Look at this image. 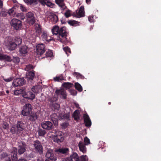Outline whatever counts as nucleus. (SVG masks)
<instances>
[{
	"label": "nucleus",
	"mask_w": 161,
	"mask_h": 161,
	"mask_svg": "<svg viewBox=\"0 0 161 161\" xmlns=\"http://www.w3.org/2000/svg\"><path fill=\"white\" fill-rule=\"evenodd\" d=\"M20 9L22 11H25L26 10L25 8L22 5H20Z\"/></svg>",
	"instance_id": "nucleus-57"
},
{
	"label": "nucleus",
	"mask_w": 161,
	"mask_h": 161,
	"mask_svg": "<svg viewBox=\"0 0 161 161\" xmlns=\"http://www.w3.org/2000/svg\"><path fill=\"white\" fill-rule=\"evenodd\" d=\"M85 145L82 142L80 141L78 144V146L80 151L83 153H85L86 152V148Z\"/></svg>",
	"instance_id": "nucleus-24"
},
{
	"label": "nucleus",
	"mask_w": 161,
	"mask_h": 161,
	"mask_svg": "<svg viewBox=\"0 0 161 161\" xmlns=\"http://www.w3.org/2000/svg\"><path fill=\"white\" fill-rule=\"evenodd\" d=\"M12 60L13 62L15 64H18L20 61L19 58L17 56L13 57V58L12 59Z\"/></svg>",
	"instance_id": "nucleus-44"
},
{
	"label": "nucleus",
	"mask_w": 161,
	"mask_h": 161,
	"mask_svg": "<svg viewBox=\"0 0 161 161\" xmlns=\"http://www.w3.org/2000/svg\"><path fill=\"white\" fill-rule=\"evenodd\" d=\"M69 158L70 161H79V158L78 155L75 153H73V154Z\"/></svg>",
	"instance_id": "nucleus-22"
},
{
	"label": "nucleus",
	"mask_w": 161,
	"mask_h": 161,
	"mask_svg": "<svg viewBox=\"0 0 161 161\" xmlns=\"http://www.w3.org/2000/svg\"><path fill=\"white\" fill-rule=\"evenodd\" d=\"M17 46L13 41H10L8 43V48L9 50L12 51L14 50Z\"/></svg>",
	"instance_id": "nucleus-28"
},
{
	"label": "nucleus",
	"mask_w": 161,
	"mask_h": 161,
	"mask_svg": "<svg viewBox=\"0 0 161 161\" xmlns=\"http://www.w3.org/2000/svg\"><path fill=\"white\" fill-rule=\"evenodd\" d=\"M83 118L85 126L90 127L92 125V122L88 115L87 114H85L83 115Z\"/></svg>",
	"instance_id": "nucleus-18"
},
{
	"label": "nucleus",
	"mask_w": 161,
	"mask_h": 161,
	"mask_svg": "<svg viewBox=\"0 0 161 161\" xmlns=\"http://www.w3.org/2000/svg\"><path fill=\"white\" fill-rule=\"evenodd\" d=\"M25 125L21 121H18L16 125H13L10 129V132L12 134L17 135L20 134L24 130Z\"/></svg>",
	"instance_id": "nucleus-2"
},
{
	"label": "nucleus",
	"mask_w": 161,
	"mask_h": 161,
	"mask_svg": "<svg viewBox=\"0 0 161 161\" xmlns=\"http://www.w3.org/2000/svg\"><path fill=\"white\" fill-rule=\"evenodd\" d=\"M63 50L67 55V56H68L69 53H71L70 49L67 46L64 47Z\"/></svg>",
	"instance_id": "nucleus-42"
},
{
	"label": "nucleus",
	"mask_w": 161,
	"mask_h": 161,
	"mask_svg": "<svg viewBox=\"0 0 161 161\" xmlns=\"http://www.w3.org/2000/svg\"><path fill=\"white\" fill-rule=\"evenodd\" d=\"M11 25L16 30H20L22 28V22L19 19L14 18L10 22Z\"/></svg>",
	"instance_id": "nucleus-5"
},
{
	"label": "nucleus",
	"mask_w": 161,
	"mask_h": 161,
	"mask_svg": "<svg viewBox=\"0 0 161 161\" xmlns=\"http://www.w3.org/2000/svg\"><path fill=\"white\" fill-rule=\"evenodd\" d=\"M64 140V138L62 131L57 130L55 131L53 136V140L57 143L61 142Z\"/></svg>",
	"instance_id": "nucleus-6"
},
{
	"label": "nucleus",
	"mask_w": 161,
	"mask_h": 161,
	"mask_svg": "<svg viewBox=\"0 0 161 161\" xmlns=\"http://www.w3.org/2000/svg\"><path fill=\"white\" fill-rule=\"evenodd\" d=\"M25 83V81L23 78H19L14 80L13 85L15 86H18L23 85Z\"/></svg>",
	"instance_id": "nucleus-15"
},
{
	"label": "nucleus",
	"mask_w": 161,
	"mask_h": 161,
	"mask_svg": "<svg viewBox=\"0 0 161 161\" xmlns=\"http://www.w3.org/2000/svg\"><path fill=\"white\" fill-rule=\"evenodd\" d=\"M75 89L79 92H81L82 91V87L81 85L78 82H76L75 84Z\"/></svg>",
	"instance_id": "nucleus-35"
},
{
	"label": "nucleus",
	"mask_w": 161,
	"mask_h": 161,
	"mask_svg": "<svg viewBox=\"0 0 161 161\" xmlns=\"http://www.w3.org/2000/svg\"><path fill=\"white\" fill-rule=\"evenodd\" d=\"M14 10L12 9H10L8 11H5V10L2 9L0 13V15L3 17H6L8 14L10 15H11Z\"/></svg>",
	"instance_id": "nucleus-21"
},
{
	"label": "nucleus",
	"mask_w": 161,
	"mask_h": 161,
	"mask_svg": "<svg viewBox=\"0 0 161 161\" xmlns=\"http://www.w3.org/2000/svg\"><path fill=\"white\" fill-rule=\"evenodd\" d=\"M59 27L58 26H55L52 29V32L53 35H57L58 34Z\"/></svg>",
	"instance_id": "nucleus-33"
},
{
	"label": "nucleus",
	"mask_w": 161,
	"mask_h": 161,
	"mask_svg": "<svg viewBox=\"0 0 161 161\" xmlns=\"http://www.w3.org/2000/svg\"><path fill=\"white\" fill-rule=\"evenodd\" d=\"M84 142H85V144L87 145L89 144H90V141L89 139L87 137H86L84 139Z\"/></svg>",
	"instance_id": "nucleus-50"
},
{
	"label": "nucleus",
	"mask_w": 161,
	"mask_h": 161,
	"mask_svg": "<svg viewBox=\"0 0 161 161\" xmlns=\"http://www.w3.org/2000/svg\"><path fill=\"white\" fill-rule=\"evenodd\" d=\"M13 80V78L12 77H10L6 79H4V80L6 82H10Z\"/></svg>",
	"instance_id": "nucleus-61"
},
{
	"label": "nucleus",
	"mask_w": 161,
	"mask_h": 161,
	"mask_svg": "<svg viewBox=\"0 0 161 161\" xmlns=\"http://www.w3.org/2000/svg\"><path fill=\"white\" fill-rule=\"evenodd\" d=\"M38 2L42 5H46L47 7L53 8L55 4L49 1V0H38Z\"/></svg>",
	"instance_id": "nucleus-17"
},
{
	"label": "nucleus",
	"mask_w": 161,
	"mask_h": 161,
	"mask_svg": "<svg viewBox=\"0 0 161 161\" xmlns=\"http://www.w3.org/2000/svg\"><path fill=\"white\" fill-rule=\"evenodd\" d=\"M3 1L2 0H0V9L3 8Z\"/></svg>",
	"instance_id": "nucleus-63"
},
{
	"label": "nucleus",
	"mask_w": 161,
	"mask_h": 161,
	"mask_svg": "<svg viewBox=\"0 0 161 161\" xmlns=\"http://www.w3.org/2000/svg\"><path fill=\"white\" fill-rule=\"evenodd\" d=\"M62 161H70L69 158L67 157L66 158H64L62 159Z\"/></svg>",
	"instance_id": "nucleus-64"
},
{
	"label": "nucleus",
	"mask_w": 161,
	"mask_h": 161,
	"mask_svg": "<svg viewBox=\"0 0 161 161\" xmlns=\"http://www.w3.org/2000/svg\"><path fill=\"white\" fill-rule=\"evenodd\" d=\"M34 26L36 35L39 37L42 31L41 26L39 24H36Z\"/></svg>",
	"instance_id": "nucleus-19"
},
{
	"label": "nucleus",
	"mask_w": 161,
	"mask_h": 161,
	"mask_svg": "<svg viewBox=\"0 0 161 161\" xmlns=\"http://www.w3.org/2000/svg\"><path fill=\"white\" fill-rule=\"evenodd\" d=\"M84 7L81 6L78 11H76V13H73V15L76 17L80 18L83 17L85 16V12L84 10Z\"/></svg>",
	"instance_id": "nucleus-11"
},
{
	"label": "nucleus",
	"mask_w": 161,
	"mask_h": 161,
	"mask_svg": "<svg viewBox=\"0 0 161 161\" xmlns=\"http://www.w3.org/2000/svg\"><path fill=\"white\" fill-rule=\"evenodd\" d=\"M55 93L58 96H61L64 99H66L67 98V93L65 90L63 88L57 89Z\"/></svg>",
	"instance_id": "nucleus-14"
},
{
	"label": "nucleus",
	"mask_w": 161,
	"mask_h": 161,
	"mask_svg": "<svg viewBox=\"0 0 161 161\" xmlns=\"http://www.w3.org/2000/svg\"><path fill=\"white\" fill-rule=\"evenodd\" d=\"M32 149L34 152L40 155L42 154L43 148L41 142L38 140L33 142L32 144Z\"/></svg>",
	"instance_id": "nucleus-4"
},
{
	"label": "nucleus",
	"mask_w": 161,
	"mask_h": 161,
	"mask_svg": "<svg viewBox=\"0 0 161 161\" xmlns=\"http://www.w3.org/2000/svg\"><path fill=\"white\" fill-rule=\"evenodd\" d=\"M62 86L65 88L69 89L73 86V84L70 82H64L62 84Z\"/></svg>",
	"instance_id": "nucleus-34"
},
{
	"label": "nucleus",
	"mask_w": 161,
	"mask_h": 161,
	"mask_svg": "<svg viewBox=\"0 0 161 161\" xmlns=\"http://www.w3.org/2000/svg\"><path fill=\"white\" fill-rule=\"evenodd\" d=\"M53 80L54 81L59 82L60 81L64 80V78L62 75H61L59 76H57L54 77Z\"/></svg>",
	"instance_id": "nucleus-39"
},
{
	"label": "nucleus",
	"mask_w": 161,
	"mask_h": 161,
	"mask_svg": "<svg viewBox=\"0 0 161 161\" xmlns=\"http://www.w3.org/2000/svg\"><path fill=\"white\" fill-rule=\"evenodd\" d=\"M51 119L54 125L57 126L58 124V117L57 114H54L51 115Z\"/></svg>",
	"instance_id": "nucleus-23"
},
{
	"label": "nucleus",
	"mask_w": 161,
	"mask_h": 161,
	"mask_svg": "<svg viewBox=\"0 0 161 161\" xmlns=\"http://www.w3.org/2000/svg\"><path fill=\"white\" fill-rule=\"evenodd\" d=\"M26 148L27 145L25 142L22 141L19 142L17 148H13L10 155H9L8 158L6 159L5 161H17V151H18V154L21 155L25 153Z\"/></svg>",
	"instance_id": "nucleus-1"
},
{
	"label": "nucleus",
	"mask_w": 161,
	"mask_h": 161,
	"mask_svg": "<svg viewBox=\"0 0 161 161\" xmlns=\"http://www.w3.org/2000/svg\"><path fill=\"white\" fill-rule=\"evenodd\" d=\"M32 106L30 103L26 104L24 107L21 112V114L23 116H27L31 111Z\"/></svg>",
	"instance_id": "nucleus-7"
},
{
	"label": "nucleus",
	"mask_w": 161,
	"mask_h": 161,
	"mask_svg": "<svg viewBox=\"0 0 161 161\" xmlns=\"http://www.w3.org/2000/svg\"><path fill=\"white\" fill-rule=\"evenodd\" d=\"M33 65L32 64H29L27 65L25 68V70L26 71H29L30 69H32L33 68Z\"/></svg>",
	"instance_id": "nucleus-48"
},
{
	"label": "nucleus",
	"mask_w": 161,
	"mask_h": 161,
	"mask_svg": "<svg viewBox=\"0 0 161 161\" xmlns=\"http://www.w3.org/2000/svg\"><path fill=\"white\" fill-rule=\"evenodd\" d=\"M23 97L27 99L33 100L35 99V96L33 92L31 91L27 92L25 91V93L23 95Z\"/></svg>",
	"instance_id": "nucleus-16"
},
{
	"label": "nucleus",
	"mask_w": 161,
	"mask_h": 161,
	"mask_svg": "<svg viewBox=\"0 0 161 161\" xmlns=\"http://www.w3.org/2000/svg\"><path fill=\"white\" fill-rule=\"evenodd\" d=\"M69 125V123L66 122L64 123H63L61 125L64 128H66Z\"/></svg>",
	"instance_id": "nucleus-55"
},
{
	"label": "nucleus",
	"mask_w": 161,
	"mask_h": 161,
	"mask_svg": "<svg viewBox=\"0 0 161 161\" xmlns=\"http://www.w3.org/2000/svg\"><path fill=\"white\" fill-rule=\"evenodd\" d=\"M50 107L53 110H58L59 109L60 105L58 103H55L52 104H50Z\"/></svg>",
	"instance_id": "nucleus-27"
},
{
	"label": "nucleus",
	"mask_w": 161,
	"mask_h": 161,
	"mask_svg": "<svg viewBox=\"0 0 161 161\" xmlns=\"http://www.w3.org/2000/svg\"><path fill=\"white\" fill-rule=\"evenodd\" d=\"M27 21L30 25H33L35 22L34 14L31 12H28L26 14Z\"/></svg>",
	"instance_id": "nucleus-9"
},
{
	"label": "nucleus",
	"mask_w": 161,
	"mask_h": 161,
	"mask_svg": "<svg viewBox=\"0 0 161 161\" xmlns=\"http://www.w3.org/2000/svg\"><path fill=\"white\" fill-rule=\"evenodd\" d=\"M45 46L42 44H39L36 47V52L38 55L42 56L45 52Z\"/></svg>",
	"instance_id": "nucleus-8"
},
{
	"label": "nucleus",
	"mask_w": 161,
	"mask_h": 161,
	"mask_svg": "<svg viewBox=\"0 0 161 161\" xmlns=\"http://www.w3.org/2000/svg\"><path fill=\"white\" fill-rule=\"evenodd\" d=\"M58 99V97H49L48 99V100L49 102H50V104H52L54 103L57 101Z\"/></svg>",
	"instance_id": "nucleus-36"
},
{
	"label": "nucleus",
	"mask_w": 161,
	"mask_h": 161,
	"mask_svg": "<svg viewBox=\"0 0 161 161\" xmlns=\"http://www.w3.org/2000/svg\"><path fill=\"white\" fill-rule=\"evenodd\" d=\"M41 37L42 40L43 41L46 40L47 41H49L47 39V34L46 31H44L42 32V33L41 36Z\"/></svg>",
	"instance_id": "nucleus-38"
},
{
	"label": "nucleus",
	"mask_w": 161,
	"mask_h": 161,
	"mask_svg": "<svg viewBox=\"0 0 161 161\" xmlns=\"http://www.w3.org/2000/svg\"><path fill=\"white\" fill-rule=\"evenodd\" d=\"M60 8H62V10H64L67 8V7L65 6V4L64 3L61 5L59 6Z\"/></svg>",
	"instance_id": "nucleus-56"
},
{
	"label": "nucleus",
	"mask_w": 161,
	"mask_h": 161,
	"mask_svg": "<svg viewBox=\"0 0 161 161\" xmlns=\"http://www.w3.org/2000/svg\"><path fill=\"white\" fill-rule=\"evenodd\" d=\"M2 60L10 62L12 61V58L9 56L6 55H3Z\"/></svg>",
	"instance_id": "nucleus-31"
},
{
	"label": "nucleus",
	"mask_w": 161,
	"mask_h": 161,
	"mask_svg": "<svg viewBox=\"0 0 161 161\" xmlns=\"http://www.w3.org/2000/svg\"><path fill=\"white\" fill-rule=\"evenodd\" d=\"M16 16L20 19L23 20L25 18V15L22 13H18L16 15Z\"/></svg>",
	"instance_id": "nucleus-43"
},
{
	"label": "nucleus",
	"mask_w": 161,
	"mask_h": 161,
	"mask_svg": "<svg viewBox=\"0 0 161 161\" xmlns=\"http://www.w3.org/2000/svg\"><path fill=\"white\" fill-rule=\"evenodd\" d=\"M63 118L67 120H70V115L69 113H66L64 114Z\"/></svg>",
	"instance_id": "nucleus-45"
},
{
	"label": "nucleus",
	"mask_w": 161,
	"mask_h": 161,
	"mask_svg": "<svg viewBox=\"0 0 161 161\" xmlns=\"http://www.w3.org/2000/svg\"><path fill=\"white\" fill-rule=\"evenodd\" d=\"M71 11L68 9L64 13V15L66 18H68L71 16Z\"/></svg>",
	"instance_id": "nucleus-47"
},
{
	"label": "nucleus",
	"mask_w": 161,
	"mask_h": 161,
	"mask_svg": "<svg viewBox=\"0 0 161 161\" xmlns=\"http://www.w3.org/2000/svg\"><path fill=\"white\" fill-rule=\"evenodd\" d=\"M69 151V149L66 148H60L56 150V152L57 153L65 154Z\"/></svg>",
	"instance_id": "nucleus-25"
},
{
	"label": "nucleus",
	"mask_w": 161,
	"mask_h": 161,
	"mask_svg": "<svg viewBox=\"0 0 161 161\" xmlns=\"http://www.w3.org/2000/svg\"><path fill=\"white\" fill-rule=\"evenodd\" d=\"M41 126L43 129L47 130H51L53 127L52 123L49 121H44L42 122Z\"/></svg>",
	"instance_id": "nucleus-12"
},
{
	"label": "nucleus",
	"mask_w": 161,
	"mask_h": 161,
	"mask_svg": "<svg viewBox=\"0 0 161 161\" xmlns=\"http://www.w3.org/2000/svg\"><path fill=\"white\" fill-rule=\"evenodd\" d=\"M46 157L49 159L54 161H56L57 159V158L54 155L53 150L50 149L47 150L46 154Z\"/></svg>",
	"instance_id": "nucleus-10"
},
{
	"label": "nucleus",
	"mask_w": 161,
	"mask_h": 161,
	"mask_svg": "<svg viewBox=\"0 0 161 161\" xmlns=\"http://www.w3.org/2000/svg\"><path fill=\"white\" fill-rule=\"evenodd\" d=\"M79 161H86V156H82L80 157V160Z\"/></svg>",
	"instance_id": "nucleus-59"
},
{
	"label": "nucleus",
	"mask_w": 161,
	"mask_h": 161,
	"mask_svg": "<svg viewBox=\"0 0 161 161\" xmlns=\"http://www.w3.org/2000/svg\"><path fill=\"white\" fill-rule=\"evenodd\" d=\"M26 76L29 80H33L35 76V71H31L28 72L26 74Z\"/></svg>",
	"instance_id": "nucleus-26"
},
{
	"label": "nucleus",
	"mask_w": 161,
	"mask_h": 161,
	"mask_svg": "<svg viewBox=\"0 0 161 161\" xmlns=\"http://www.w3.org/2000/svg\"><path fill=\"white\" fill-rule=\"evenodd\" d=\"M29 48L26 45L21 46L19 48V54L22 56H25L28 53Z\"/></svg>",
	"instance_id": "nucleus-13"
},
{
	"label": "nucleus",
	"mask_w": 161,
	"mask_h": 161,
	"mask_svg": "<svg viewBox=\"0 0 161 161\" xmlns=\"http://www.w3.org/2000/svg\"><path fill=\"white\" fill-rule=\"evenodd\" d=\"M73 115L75 120H77L80 119L77 110H76L73 113Z\"/></svg>",
	"instance_id": "nucleus-40"
},
{
	"label": "nucleus",
	"mask_w": 161,
	"mask_h": 161,
	"mask_svg": "<svg viewBox=\"0 0 161 161\" xmlns=\"http://www.w3.org/2000/svg\"><path fill=\"white\" fill-rule=\"evenodd\" d=\"M55 2L59 6L64 3V0H55Z\"/></svg>",
	"instance_id": "nucleus-52"
},
{
	"label": "nucleus",
	"mask_w": 161,
	"mask_h": 161,
	"mask_svg": "<svg viewBox=\"0 0 161 161\" xmlns=\"http://www.w3.org/2000/svg\"><path fill=\"white\" fill-rule=\"evenodd\" d=\"M89 21L91 22H92L93 20V17L91 16H89L88 18Z\"/></svg>",
	"instance_id": "nucleus-60"
},
{
	"label": "nucleus",
	"mask_w": 161,
	"mask_h": 161,
	"mask_svg": "<svg viewBox=\"0 0 161 161\" xmlns=\"http://www.w3.org/2000/svg\"><path fill=\"white\" fill-rule=\"evenodd\" d=\"M25 89L24 88H21L19 90H17L15 91L14 92V94L16 95H18L19 94H22L23 96L25 92Z\"/></svg>",
	"instance_id": "nucleus-30"
},
{
	"label": "nucleus",
	"mask_w": 161,
	"mask_h": 161,
	"mask_svg": "<svg viewBox=\"0 0 161 161\" xmlns=\"http://www.w3.org/2000/svg\"><path fill=\"white\" fill-rule=\"evenodd\" d=\"M38 135L40 136H44L46 133V132L44 130L41 129H39L37 131Z\"/></svg>",
	"instance_id": "nucleus-32"
},
{
	"label": "nucleus",
	"mask_w": 161,
	"mask_h": 161,
	"mask_svg": "<svg viewBox=\"0 0 161 161\" xmlns=\"http://www.w3.org/2000/svg\"><path fill=\"white\" fill-rule=\"evenodd\" d=\"M26 2L28 4H31L33 3H36L38 0H25Z\"/></svg>",
	"instance_id": "nucleus-51"
},
{
	"label": "nucleus",
	"mask_w": 161,
	"mask_h": 161,
	"mask_svg": "<svg viewBox=\"0 0 161 161\" xmlns=\"http://www.w3.org/2000/svg\"><path fill=\"white\" fill-rule=\"evenodd\" d=\"M53 22L56 23L58 21V17L57 15H55L53 16Z\"/></svg>",
	"instance_id": "nucleus-54"
},
{
	"label": "nucleus",
	"mask_w": 161,
	"mask_h": 161,
	"mask_svg": "<svg viewBox=\"0 0 161 161\" xmlns=\"http://www.w3.org/2000/svg\"><path fill=\"white\" fill-rule=\"evenodd\" d=\"M68 33L66 31V28L63 27L59 28L58 31L59 39L58 40L61 42L66 43L68 42L67 38Z\"/></svg>",
	"instance_id": "nucleus-3"
},
{
	"label": "nucleus",
	"mask_w": 161,
	"mask_h": 161,
	"mask_svg": "<svg viewBox=\"0 0 161 161\" xmlns=\"http://www.w3.org/2000/svg\"><path fill=\"white\" fill-rule=\"evenodd\" d=\"M70 92L71 94L73 95H75L77 93L76 91L75 90H71Z\"/></svg>",
	"instance_id": "nucleus-58"
},
{
	"label": "nucleus",
	"mask_w": 161,
	"mask_h": 161,
	"mask_svg": "<svg viewBox=\"0 0 161 161\" xmlns=\"http://www.w3.org/2000/svg\"><path fill=\"white\" fill-rule=\"evenodd\" d=\"M36 86H33L31 88L32 91L34 92H36Z\"/></svg>",
	"instance_id": "nucleus-62"
},
{
	"label": "nucleus",
	"mask_w": 161,
	"mask_h": 161,
	"mask_svg": "<svg viewBox=\"0 0 161 161\" xmlns=\"http://www.w3.org/2000/svg\"><path fill=\"white\" fill-rule=\"evenodd\" d=\"M75 75V76H76V77L77 79H84L85 77L79 73L75 72L73 74Z\"/></svg>",
	"instance_id": "nucleus-41"
},
{
	"label": "nucleus",
	"mask_w": 161,
	"mask_h": 161,
	"mask_svg": "<svg viewBox=\"0 0 161 161\" xmlns=\"http://www.w3.org/2000/svg\"><path fill=\"white\" fill-rule=\"evenodd\" d=\"M68 23L70 25L74 26L79 25L78 22L74 20H69L68 21Z\"/></svg>",
	"instance_id": "nucleus-37"
},
{
	"label": "nucleus",
	"mask_w": 161,
	"mask_h": 161,
	"mask_svg": "<svg viewBox=\"0 0 161 161\" xmlns=\"http://www.w3.org/2000/svg\"><path fill=\"white\" fill-rule=\"evenodd\" d=\"M53 55V53L51 50H48L46 52L45 56L46 57H51Z\"/></svg>",
	"instance_id": "nucleus-46"
},
{
	"label": "nucleus",
	"mask_w": 161,
	"mask_h": 161,
	"mask_svg": "<svg viewBox=\"0 0 161 161\" xmlns=\"http://www.w3.org/2000/svg\"><path fill=\"white\" fill-rule=\"evenodd\" d=\"M14 43L17 46L21 44L22 42V39L19 36L15 37L14 40Z\"/></svg>",
	"instance_id": "nucleus-29"
},
{
	"label": "nucleus",
	"mask_w": 161,
	"mask_h": 161,
	"mask_svg": "<svg viewBox=\"0 0 161 161\" xmlns=\"http://www.w3.org/2000/svg\"><path fill=\"white\" fill-rule=\"evenodd\" d=\"M2 127L4 129H7L9 127V124L6 122H4L2 125Z\"/></svg>",
	"instance_id": "nucleus-53"
},
{
	"label": "nucleus",
	"mask_w": 161,
	"mask_h": 161,
	"mask_svg": "<svg viewBox=\"0 0 161 161\" xmlns=\"http://www.w3.org/2000/svg\"><path fill=\"white\" fill-rule=\"evenodd\" d=\"M8 156L7 153L4 152L2 153L0 155V157L2 159L6 158Z\"/></svg>",
	"instance_id": "nucleus-49"
},
{
	"label": "nucleus",
	"mask_w": 161,
	"mask_h": 161,
	"mask_svg": "<svg viewBox=\"0 0 161 161\" xmlns=\"http://www.w3.org/2000/svg\"><path fill=\"white\" fill-rule=\"evenodd\" d=\"M28 119L31 121L34 122L38 118V116L36 113L35 112H31L29 114Z\"/></svg>",
	"instance_id": "nucleus-20"
}]
</instances>
